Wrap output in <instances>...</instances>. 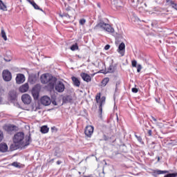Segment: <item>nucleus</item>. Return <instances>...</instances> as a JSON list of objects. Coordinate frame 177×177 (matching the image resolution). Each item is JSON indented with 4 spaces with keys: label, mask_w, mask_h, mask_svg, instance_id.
I'll use <instances>...</instances> for the list:
<instances>
[{
    "label": "nucleus",
    "mask_w": 177,
    "mask_h": 177,
    "mask_svg": "<svg viewBox=\"0 0 177 177\" xmlns=\"http://www.w3.org/2000/svg\"><path fill=\"white\" fill-rule=\"evenodd\" d=\"M80 26H84L86 23V20L85 19H82L79 21Z\"/></svg>",
    "instance_id": "2f4dec72"
},
{
    "label": "nucleus",
    "mask_w": 177,
    "mask_h": 177,
    "mask_svg": "<svg viewBox=\"0 0 177 177\" xmlns=\"http://www.w3.org/2000/svg\"><path fill=\"white\" fill-rule=\"evenodd\" d=\"M12 167H15V168H19L20 167L17 162H12Z\"/></svg>",
    "instance_id": "f704fd0d"
},
{
    "label": "nucleus",
    "mask_w": 177,
    "mask_h": 177,
    "mask_svg": "<svg viewBox=\"0 0 177 177\" xmlns=\"http://www.w3.org/2000/svg\"><path fill=\"white\" fill-rule=\"evenodd\" d=\"M156 102H158V100H156Z\"/></svg>",
    "instance_id": "3c124183"
},
{
    "label": "nucleus",
    "mask_w": 177,
    "mask_h": 177,
    "mask_svg": "<svg viewBox=\"0 0 177 177\" xmlns=\"http://www.w3.org/2000/svg\"><path fill=\"white\" fill-rule=\"evenodd\" d=\"M168 171H166V170H165V171H162V170H156L155 171V174H157V175H161V174H168Z\"/></svg>",
    "instance_id": "393cba45"
},
{
    "label": "nucleus",
    "mask_w": 177,
    "mask_h": 177,
    "mask_svg": "<svg viewBox=\"0 0 177 177\" xmlns=\"http://www.w3.org/2000/svg\"><path fill=\"white\" fill-rule=\"evenodd\" d=\"M156 102H158V100H156Z\"/></svg>",
    "instance_id": "603ef678"
},
{
    "label": "nucleus",
    "mask_w": 177,
    "mask_h": 177,
    "mask_svg": "<svg viewBox=\"0 0 177 177\" xmlns=\"http://www.w3.org/2000/svg\"><path fill=\"white\" fill-rule=\"evenodd\" d=\"M55 89L59 93H62L64 89H66V86L63 82L58 81L55 84Z\"/></svg>",
    "instance_id": "20e7f679"
},
{
    "label": "nucleus",
    "mask_w": 177,
    "mask_h": 177,
    "mask_svg": "<svg viewBox=\"0 0 177 177\" xmlns=\"http://www.w3.org/2000/svg\"><path fill=\"white\" fill-rule=\"evenodd\" d=\"M2 140H3V132L0 131V142H2Z\"/></svg>",
    "instance_id": "e433bc0d"
},
{
    "label": "nucleus",
    "mask_w": 177,
    "mask_h": 177,
    "mask_svg": "<svg viewBox=\"0 0 177 177\" xmlns=\"http://www.w3.org/2000/svg\"><path fill=\"white\" fill-rule=\"evenodd\" d=\"M131 91H132L133 93H138V92L139 91V90L136 88H133L131 89Z\"/></svg>",
    "instance_id": "4c0bfd02"
},
{
    "label": "nucleus",
    "mask_w": 177,
    "mask_h": 177,
    "mask_svg": "<svg viewBox=\"0 0 177 177\" xmlns=\"http://www.w3.org/2000/svg\"><path fill=\"white\" fill-rule=\"evenodd\" d=\"M15 80L17 84H23L26 81V77L21 73H19L17 75Z\"/></svg>",
    "instance_id": "4468645a"
},
{
    "label": "nucleus",
    "mask_w": 177,
    "mask_h": 177,
    "mask_svg": "<svg viewBox=\"0 0 177 177\" xmlns=\"http://www.w3.org/2000/svg\"><path fill=\"white\" fill-rule=\"evenodd\" d=\"M57 165H60V164H62V161L60 160L57 161Z\"/></svg>",
    "instance_id": "37998d69"
},
{
    "label": "nucleus",
    "mask_w": 177,
    "mask_h": 177,
    "mask_svg": "<svg viewBox=\"0 0 177 177\" xmlns=\"http://www.w3.org/2000/svg\"><path fill=\"white\" fill-rule=\"evenodd\" d=\"M136 67H137V73H140V70H142V65L138 64Z\"/></svg>",
    "instance_id": "c9c22d12"
},
{
    "label": "nucleus",
    "mask_w": 177,
    "mask_h": 177,
    "mask_svg": "<svg viewBox=\"0 0 177 177\" xmlns=\"http://www.w3.org/2000/svg\"><path fill=\"white\" fill-rule=\"evenodd\" d=\"M0 10H3V11L8 10L6 5L3 3V1H2V0H0Z\"/></svg>",
    "instance_id": "4be33fe9"
},
{
    "label": "nucleus",
    "mask_w": 177,
    "mask_h": 177,
    "mask_svg": "<svg viewBox=\"0 0 177 177\" xmlns=\"http://www.w3.org/2000/svg\"><path fill=\"white\" fill-rule=\"evenodd\" d=\"M131 65L133 67H137L138 66V62L136 60H133L131 62Z\"/></svg>",
    "instance_id": "72a5a7b5"
},
{
    "label": "nucleus",
    "mask_w": 177,
    "mask_h": 177,
    "mask_svg": "<svg viewBox=\"0 0 177 177\" xmlns=\"http://www.w3.org/2000/svg\"><path fill=\"white\" fill-rule=\"evenodd\" d=\"M152 133H153V131L151 130H148V135L149 136H151Z\"/></svg>",
    "instance_id": "ea45409f"
},
{
    "label": "nucleus",
    "mask_w": 177,
    "mask_h": 177,
    "mask_svg": "<svg viewBox=\"0 0 177 177\" xmlns=\"http://www.w3.org/2000/svg\"><path fill=\"white\" fill-rule=\"evenodd\" d=\"M94 30H104L106 32L113 34L114 32V28L109 24L104 23V21L100 20L94 27Z\"/></svg>",
    "instance_id": "f03ea898"
},
{
    "label": "nucleus",
    "mask_w": 177,
    "mask_h": 177,
    "mask_svg": "<svg viewBox=\"0 0 177 177\" xmlns=\"http://www.w3.org/2000/svg\"><path fill=\"white\" fill-rule=\"evenodd\" d=\"M9 96L11 100H16V99H17V93L15 90H11Z\"/></svg>",
    "instance_id": "aec40b11"
},
{
    "label": "nucleus",
    "mask_w": 177,
    "mask_h": 177,
    "mask_svg": "<svg viewBox=\"0 0 177 177\" xmlns=\"http://www.w3.org/2000/svg\"><path fill=\"white\" fill-rule=\"evenodd\" d=\"M177 176V173H171V174H168L165 175L164 177H176Z\"/></svg>",
    "instance_id": "7c9ffc66"
},
{
    "label": "nucleus",
    "mask_w": 177,
    "mask_h": 177,
    "mask_svg": "<svg viewBox=\"0 0 177 177\" xmlns=\"http://www.w3.org/2000/svg\"><path fill=\"white\" fill-rule=\"evenodd\" d=\"M156 102H158V100H156Z\"/></svg>",
    "instance_id": "864d4df0"
},
{
    "label": "nucleus",
    "mask_w": 177,
    "mask_h": 177,
    "mask_svg": "<svg viewBox=\"0 0 177 177\" xmlns=\"http://www.w3.org/2000/svg\"><path fill=\"white\" fill-rule=\"evenodd\" d=\"M109 81H110V78H109V77L104 78L102 81V86H106V85H107V84H109Z\"/></svg>",
    "instance_id": "b1692460"
},
{
    "label": "nucleus",
    "mask_w": 177,
    "mask_h": 177,
    "mask_svg": "<svg viewBox=\"0 0 177 177\" xmlns=\"http://www.w3.org/2000/svg\"><path fill=\"white\" fill-rule=\"evenodd\" d=\"M64 100L67 103H71V102H73V98H71V96L68 95L65 98H64Z\"/></svg>",
    "instance_id": "bb28decb"
},
{
    "label": "nucleus",
    "mask_w": 177,
    "mask_h": 177,
    "mask_svg": "<svg viewBox=\"0 0 177 177\" xmlns=\"http://www.w3.org/2000/svg\"><path fill=\"white\" fill-rule=\"evenodd\" d=\"M137 140H138V142H140V143H142V137H138V138H137Z\"/></svg>",
    "instance_id": "a19ab883"
},
{
    "label": "nucleus",
    "mask_w": 177,
    "mask_h": 177,
    "mask_svg": "<svg viewBox=\"0 0 177 177\" xmlns=\"http://www.w3.org/2000/svg\"><path fill=\"white\" fill-rule=\"evenodd\" d=\"M5 131H6L8 133H12V132H16L19 128L13 124H8L4 127Z\"/></svg>",
    "instance_id": "0eeeda50"
},
{
    "label": "nucleus",
    "mask_w": 177,
    "mask_h": 177,
    "mask_svg": "<svg viewBox=\"0 0 177 177\" xmlns=\"http://www.w3.org/2000/svg\"><path fill=\"white\" fill-rule=\"evenodd\" d=\"M51 161H53V159H52Z\"/></svg>",
    "instance_id": "5fc2aeb1"
},
{
    "label": "nucleus",
    "mask_w": 177,
    "mask_h": 177,
    "mask_svg": "<svg viewBox=\"0 0 177 177\" xmlns=\"http://www.w3.org/2000/svg\"><path fill=\"white\" fill-rule=\"evenodd\" d=\"M8 145H6V143H1L0 144V152L1 153H6V151H8Z\"/></svg>",
    "instance_id": "6ab92c4d"
},
{
    "label": "nucleus",
    "mask_w": 177,
    "mask_h": 177,
    "mask_svg": "<svg viewBox=\"0 0 177 177\" xmlns=\"http://www.w3.org/2000/svg\"><path fill=\"white\" fill-rule=\"evenodd\" d=\"M14 144L10 145L12 150H17V147H26L30 145L31 142V138L28 137L26 142H24V133L19 132L14 136L13 138Z\"/></svg>",
    "instance_id": "f257e3e1"
},
{
    "label": "nucleus",
    "mask_w": 177,
    "mask_h": 177,
    "mask_svg": "<svg viewBox=\"0 0 177 177\" xmlns=\"http://www.w3.org/2000/svg\"><path fill=\"white\" fill-rule=\"evenodd\" d=\"M40 131L41 133H48L49 132V129L47 126H43L41 127Z\"/></svg>",
    "instance_id": "5701e85b"
},
{
    "label": "nucleus",
    "mask_w": 177,
    "mask_h": 177,
    "mask_svg": "<svg viewBox=\"0 0 177 177\" xmlns=\"http://www.w3.org/2000/svg\"><path fill=\"white\" fill-rule=\"evenodd\" d=\"M71 80L73 81V84L74 86H77V88H80V86L81 85V81H80V79H78L75 76H73L71 77Z\"/></svg>",
    "instance_id": "f3484780"
},
{
    "label": "nucleus",
    "mask_w": 177,
    "mask_h": 177,
    "mask_svg": "<svg viewBox=\"0 0 177 177\" xmlns=\"http://www.w3.org/2000/svg\"><path fill=\"white\" fill-rule=\"evenodd\" d=\"M104 49H105V50H109V49H110V45H109V44L106 45L104 47Z\"/></svg>",
    "instance_id": "58836bf2"
},
{
    "label": "nucleus",
    "mask_w": 177,
    "mask_h": 177,
    "mask_svg": "<svg viewBox=\"0 0 177 177\" xmlns=\"http://www.w3.org/2000/svg\"><path fill=\"white\" fill-rule=\"evenodd\" d=\"M80 77L85 82H91L92 81V77L88 73H80Z\"/></svg>",
    "instance_id": "ddd939ff"
},
{
    "label": "nucleus",
    "mask_w": 177,
    "mask_h": 177,
    "mask_svg": "<svg viewBox=\"0 0 177 177\" xmlns=\"http://www.w3.org/2000/svg\"><path fill=\"white\" fill-rule=\"evenodd\" d=\"M77 49H78V44H75L71 46V50H72L73 51L77 50Z\"/></svg>",
    "instance_id": "c756f323"
},
{
    "label": "nucleus",
    "mask_w": 177,
    "mask_h": 177,
    "mask_svg": "<svg viewBox=\"0 0 177 177\" xmlns=\"http://www.w3.org/2000/svg\"><path fill=\"white\" fill-rule=\"evenodd\" d=\"M93 126H87L85 128L84 133L87 138H91L93 134Z\"/></svg>",
    "instance_id": "9d476101"
},
{
    "label": "nucleus",
    "mask_w": 177,
    "mask_h": 177,
    "mask_svg": "<svg viewBox=\"0 0 177 177\" xmlns=\"http://www.w3.org/2000/svg\"><path fill=\"white\" fill-rule=\"evenodd\" d=\"M53 104H55V106H57V104H56V101H53Z\"/></svg>",
    "instance_id": "c03bdc74"
},
{
    "label": "nucleus",
    "mask_w": 177,
    "mask_h": 177,
    "mask_svg": "<svg viewBox=\"0 0 177 177\" xmlns=\"http://www.w3.org/2000/svg\"><path fill=\"white\" fill-rule=\"evenodd\" d=\"M21 100L23 102V103H24V104H30V103H31V96H30V95L28 94H24L21 96Z\"/></svg>",
    "instance_id": "9b49d317"
},
{
    "label": "nucleus",
    "mask_w": 177,
    "mask_h": 177,
    "mask_svg": "<svg viewBox=\"0 0 177 177\" xmlns=\"http://www.w3.org/2000/svg\"><path fill=\"white\" fill-rule=\"evenodd\" d=\"M171 0H166L167 2H171Z\"/></svg>",
    "instance_id": "de8ad7c7"
},
{
    "label": "nucleus",
    "mask_w": 177,
    "mask_h": 177,
    "mask_svg": "<svg viewBox=\"0 0 177 177\" xmlns=\"http://www.w3.org/2000/svg\"><path fill=\"white\" fill-rule=\"evenodd\" d=\"M60 17H68L70 19V15L67 13H64V14H59Z\"/></svg>",
    "instance_id": "473e14b6"
},
{
    "label": "nucleus",
    "mask_w": 177,
    "mask_h": 177,
    "mask_svg": "<svg viewBox=\"0 0 177 177\" xmlns=\"http://www.w3.org/2000/svg\"><path fill=\"white\" fill-rule=\"evenodd\" d=\"M32 95L35 100H38V98L39 97V87L35 86L32 88Z\"/></svg>",
    "instance_id": "1a4fd4ad"
},
{
    "label": "nucleus",
    "mask_w": 177,
    "mask_h": 177,
    "mask_svg": "<svg viewBox=\"0 0 177 177\" xmlns=\"http://www.w3.org/2000/svg\"><path fill=\"white\" fill-rule=\"evenodd\" d=\"M51 77L52 75L49 73L43 74L41 75L40 81L41 84H48Z\"/></svg>",
    "instance_id": "423d86ee"
},
{
    "label": "nucleus",
    "mask_w": 177,
    "mask_h": 177,
    "mask_svg": "<svg viewBox=\"0 0 177 177\" xmlns=\"http://www.w3.org/2000/svg\"><path fill=\"white\" fill-rule=\"evenodd\" d=\"M41 103L43 106H49L52 103V101L49 97L46 95L41 98Z\"/></svg>",
    "instance_id": "f8f14e48"
},
{
    "label": "nucleus",
    "mask_w": 177,
    "mask_h": 177,
    "mask_svg": "<svg viewBox=\"0 0 177 177\" xmlns=\"http://www.w3.org/2000/svg\"><path fill=\"white\" fill-rule=\"evenodd\" d=\"M158 161H160V156H158Z\"/></svg>",
    "instance_id": "09e8293b"
},
{
    "label": "nucleus",
    "mask_w": 177,
    "mask_h": 177,
    "mask_svg": "<svg viewBox=\"0 0 177 177\" xmlns=\"http://www.w3.org/2000/svg\"><path fill=\"white\" fill-rule=\"evenodd\" d=\"M3 79L6 82L12 81V73L8 70H4L2 73Z\"/></svg>",
    "instance_id": "39448f33"
},
{
    "label": "nucleus",
    "mask_w": 177,
    "mask_h": 177,
    "mask_svg": "<svg viewBox=\"0 0 177 177\" xmlns=\"http://www.w3.org/2000/svg\"><path fill=\"white\" fill-rule=\"evenodd\" d=\"M151 26H154V24H151Z\"/></svg>",
    "instance_id": "8fccbe9b"
},
{
    "label": "nucleus",
    "mask_w": 177,
    "mask_h": 177,
    "mask_svg": "<svg viewBox=\"0 0 177 177\" xmlns=\"http://www.w3.org/2000/svg\"><path fill=\"white\" fill-rule=\"evenodd\" d=\"M151 118L153 121H154V122H157V119H156V118H154L153 116H151Z\"/></svg>",
    "instance_id": "79ce46f5"
},
{
    "label": "nucleus",
    "mask_w": 177,
    "mask_h": 177,
    "mask_svg": "<svg viewBox=\"0 0 177 177\" xmlns=\"http://www.w3.org/2000/svg\"><path fill=\"white\" fill-rule=\"evenodd\" d=\"M36 82H37V77H35V75H32L29 76L28 82H30V84H35Z\"/></svg>",
    "instance_id": "412c9836"
},
{
    "label": "nucleus",
    "mask_w": 177,
    "mask_h": 177,
    "mask_svg": "<svg viewBox=\"0 0 177 177\" xmlns=\"http://www.w3.org/2000/svg\"><path fill=\"white\" fill-rule=\"evenodd\" d=\"M114 71H115V67L113 65L109 66L108 68V73H114Z\"/></svg>",
    "instance_id": "c85d7f7f"
},
{
    "label": "nucleus",
    "mask_w": 177,
    "mask_h": 177,
    "mask_svg": "<svg viewBox=\"0 0 177 177\" xmlns=\"http://www.w3.org/2000/svg\"><path fill=\"white\" fill-rule=\"evenodd\" d=\"M118 52L121 55V56H124V55H125V44H124V42H122L119 45Z\"/></svg>",
    "instance_id": "2eb2a0df"
},
{
    "label": "nucleus",
    "mask_w": 177,
    "mask_h": 177,
    "mask_svg": "<svg viewBox=\"0 0 177 177\" xmlns=\"http://www.w3.org/2000/svg\"><path fill=\"white\" fill-rule=\"evenodd\" d=\"M170 3V6H171V8H173L174 9H175L176 10H177V3H175V1H169Z\"/></svg>",
    "instance_id": "a878e982"
},
{
    "label": "nucleus",
    "mask_w": 177,
    "mask_h": 177,
    "mask_svg": "<svg viewBox=\"0 0 177 177\" xmlns=\"http://www.w3.org/2000/svg\"><path fill=\"white\" fill-rule=\"evenodd\" d=\"M57 82V78L51 76L50 80L48 82V86L50 89H55V86H56V82Z\"/></svg>",
    "instance_id": "6e6552de"
},
{
    "label": "nucleus",
    "mask_w": 177,
    "mask_h": 177,
    "mask_svg": "<svg viewBox=\"0 0 177 177\" xmlns=\"http://www.w3.org/2000/svg\"><path fill=\"white\" fill-rule=\"evenodd\" d=\"M135 137L136 138V139H138L140 136H138V135H135Z\"/></svg>",
    "instance_id": "49530a36"
},
{
    "label": "nucleus",
    "mask_w": 177,
    "mask_h": 177,
    "mask_svg": "<svg viewBox=\"0 0 177 177\" xmlns=\"http://www.w3.org/2000/svg\"><path fill=\"white\" fill-rule=\"evenodd\" d=\"M95 100H96L97 104H99L98 109H99V111H100V115L102 116V113L103 111V109L102 107L103 104H104V103L106 102V97L102 96L100 98V93H99L95 96Z\"/></svg>",
    "instance_id": "7ed1b4c3"
},
{
    "label": "nucleus",
    "mask_w": 177,
    "mask_h": 177,
    "mask_svg": "<svg viewBox=\"0 0 177 177\" xmlns=\"http://www.w3.org/2000/svg\"><path fill=\"white\" fill-rule=\"evenodd\" d=\"M2 103V98L0 97V104Z\"/></svg>",
    "instance_id": "a18cd8bd"
},
{
    "label": "nucleus",
    "mask_w": 177,
    "mask_h": 177,
    "mask_svg": "<svg viewBox=\"0 0 177 177\" xmlns=\"http://www.w3.org/2000/svg\"><path fill=\"white\" fill-rule=\"evenodd\" d=\"M26 1L27 2L30 3V5L33 6L34 9H36V10H41V12H44L42 8H39V6L37 4H36L34 1H31V0H26Z\"/></svg>",
    "instance_id": "a211bd4d"
},
{
    "label": "nucleus",
    "mask_w": 177,
    "mask_h": 177,
    "mask_svg": "<svg viewBox=\"0 0 177 177\" xmlns=\"http://www.w3.org/2000/svg\"><path fill=\"white\" fill-rule=\"evenodd\" d=\"M1 37L4 39V41H8V37H6V32L3 29L1 30Z\"/></svg>",
    "instance_id": "cd10ccee"
},
{
    "label": "nucleus",
    "mask_w": 177,
    "mask_h": 177,
    "mask_svg": "<svg viewBox=\"0 0 177 177\" xmlns=\"http://www.w3.org/2000/svg\"><path fill=\"white\" fill-rule=\"evenodd\" d=\"M19 89V92L24 93L27 92L28 89H30V86H28V83H25L24 84L21 85Z\"/></svg>",
    "instance_id": "dca6fc26"
}]
</instances>
